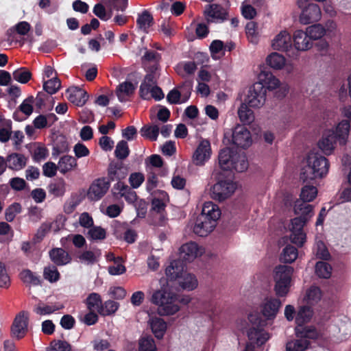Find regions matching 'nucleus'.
<instances>
[{
  "instance_id": "obj_23",
  "label": "nucleus",
  "mask_w": 351,
  "mask_h": 351,
  "mask_svg": "<svg viewBox=\"0 0 351 351\" xmlns=\"http://www.w3.org/2000/svg\"><path fill=\"white\" fill-rule=\"evenodd\" d=\"M215 226L216 224L214 223L213 221L198 216L193 227V232L197 235L205 237L211 232L215 229Z\"/></svg>"
},
{
  "instance_id": "obj_10",
  "label": "nucleus",
  "mask_w": 351,
  "mask_h": 351,
  "mask_svg": "<svg viewBox=\"0 0 351 351\" xmlns=\"http://www.w3.org/2000/svg\"><path fill=\"white\" fill-rule=\"evenodd\" d=\"M282 306L280 299L269 296L265 298L260 304V311L266 320L276 318Z\"/></svg>"
},
{
  "instance_id": "obj_35",
  "label": "nucleus",
  "mask_w": 351,
  "mask_h": 351,
  "mask_svg": "<svg viewBox=\"0 0 351 351\" xmlns=\"http://www.w3.org/2000/svg\"><path fill=\"white\" fill-rule=\"evenodd\" d=\"M178 280L179 285L185 290L192 291L198 286L197 279L192 274L184 272Z\"/></svg>"
},
{
  "instance_id": "obj_39",
  "label": "nucleus",
  "mask_w": 351,
  "mask_h": 351,
  "mask_svg": "<svg viewBox=\"0 0 351 351\" xmlns=\"http://www.w3.org/2000/svg\"><path fill=\"white\" fill-rule=\"evenodd\" d=\"M66 190V184L63 179H58L48 186L49 193L55 197H62Z\"/></svg>"
},
{
  "instance_id": "obj_26",
  "label": "nucleus",
  "mask_w": 351,
  "mask_h": 351,
  "mask_svg": "<svg viewBox=\"0 0 351 351\" xmlns=\"http://www.w3.org/2000/svg\"><path fill=\"white\" fill-rule=\"evenodd\" d=\"M199 216L213 221L217 225V221L221 216V211L217 205L212 202H206L204 204L202 213Z\"/></svg>"
},
{
  "instance_id": "obj_19",
  "label": "nucleus",
  "mask_w": 351,
  "mask_h": 351,
  "mask_svg": "<svg viewBox=\"0 0 351 351\" xmlns=\"http://www.w3.org/2000/svg\"><path fill=\"white\" fill-rule=\"evenodd\" d=\"M247 336L252 345L257 346L264 345L271 337L270 334L264 328L253 326L247 331Z\"/></svg>"
},
{
  "instance_id": "obj_30",
  "label": "nucleus",
  "mask_w": 351,
  "mask_h": 351,
  "mask_svg": "<svg viewBox=\"0 0 351 351\" xmlns=\"http://www.w3.org/2000/svg\"><path fill=\"white\" fill-rule=\"evenodd\" d=\"M135 87L130 82H124L120 84L115 90V95L120 102H124L129 99L132 95Z\"/></svg>"
},
{
  "instance_id": "obj_41",
  "label": "nucleus",
  "mask_w": 351,
  "mask_h": 351,
  "mask_svg": "<svg viewBox=\"0 0 351 351\" xmlns=\"http://www.w3.org/2000/svg\"><path fill=\"white\" fill-rule=\"evenodd\" d=\"M136 23L141 30L147 32L153 24V17L148 11L145 10L138 15Z\"/></svg>"
},
{
  "instance_id": "obj_4",
  "label": "nucleus",
  "mask_w": 351,
  "mask_h": 351,
  "mask_svg": "<svg viewBox=\"0 0 351 351\" xmlns=\"http://www.w3.org/2000/svg\"><path fill=\"white\" fill-rule=\"evenodd\" d=\"M293 269L287 265H279L274 271V291L277 296L285 297L289 291Z\"/></svg>"
},
{
  "instance_id": "obj_40",
  "label": "nucleus",
  "mask_w": 351,
  "mask_h": 351,
  "mask_svg": "<svg viewBox=\"0 0 351 351\" xmlns=\"http://www.w3.org/2000/svg\"><path fill=\"white\" fill-rule=\"evenodd\" d=\"M313 208L311 205L306 204V202H302L300 200H297L294 205V212L300 217H307L308 220L311 218L314 214Z\"/></svg>"
},
{
  "instance_id": "obj_37",
  "label": "nucleus",
  "mask_w": 351,
  "mask_h": 351,
  "mask_svg": "<svg viewBox=\"0 0 351 351\" xmlns=\"http://www.w3.org/2000/svg\"><path fill=\"white\" fill-rule=\"evenodd\" d=\"M313 315L312 308L307 306H302L298 309L295 315L297 326L304 327L303 324L308 322Z\"/></svg>"
},
{
  "instance_id": "obj_28",
  "label": "nucleus",
  "mask_w": 351,
  "mask_h": 351,
  "mask_svg": "<svg viewBox=\"0 0 351 351\" xmlns=\"http://www.w3.org/2000/svg\"><path fill=\"white\" fill-rule=\"evenodd\" d=\"M184 269L185 266L181 261L175 260L166 268L165 274L169 280H178L185 272Z\"/></svg>"
},
{
  "instance_id": "obj_21",
  "label": "nucleus",
  "mask_w": 351,
  "mask_h": 351,
  "mask_svg": "<svg viewBox=\"0 0 351 351\" xmlns=\"http://www.w3.org/2000/svg\"><path fill=\"white\" fill-rule=\"evenodd\" d=\"M258 82L261 84L265 89L273 90L280 86V81L271 71L263 70L258 75Z\"/></svg>"
},
{
  "instance_id": "obj_45",
  "label": "nucleus",
  "mask_w": 351,
  "mask_h": 351,
  "mask_svg": "<svg viewBox=\"0 0 351 351\" xmlns=\"http://www.w3.org/2000/svg\"><path fill=\"white\" fill-rule=\"evenodd\" d=\"M63 308V305H49V304H45L43 303L38 304L36 306L34 307V311L39 315H46L51 314L60 309H62Z\"/></svg>"
},
{
  "instance_id": "obj_55",
  "label": "nucleus",
  "mask_w": 351,
  "mask_h": 351,
  "mask_svg": "<svg viewBox=\"0 0 351 351\" xmlns=\"http://www.w3.org/2000/svg\"><path fill=\"white\" fill-rule=\"evenodd\" d=\"M57 222L50 223L46 222L42 223L37 230V232L35 236L36 239H38V241L42 240L51 229H53L55 232L58 231L60 229V228L58 226H56V228L54 227V225Z\"/></svg>"
},
{
  "instance_id": "obj_6",
  "label": "nucleus",
  "mask_w": 351,
  "mask_h": 351,
  "mask_svg": "<svg viewBox=\"0 0 351 351\" xmlns=\"http://www.w3.org/2000/svg\"><path fill=\"white\" fill-rule=\"evenodd\" d=\"M236 188V184L231 180H220L210 187V196L215 200L222 202L230 197Z\"/></svg>"
},
{
  "instance_id": "obj_20",
  "label": "nucleus",
  "mask_w": 351,
  "mask_h": 351,
  "mask_svg": "<svg viewBox=\"0 0 351 351\" xmlns=\"http://www.w3.org/2000/svg\"><path fill=\"white\" fill-rule=\"evenodd\" d=\"M337 139L334 130H327L318 143L319 148L324 154L330 155L335 149Z\"/></svg>"
},
{
  "instance_id": "obj_50",
  "label": "nucleus",
  "mask_w": 351,
  "mask_h": 351,
  "mask_svg": "<svg viewBox=\"0 0 351 351\" xmlns=\"http://www.w3.org/2000/svg\"><path fill=\"white\" fill-rule=\"evenodd\" d=\"M61 82L57 77H51V79L44 82L43 89L49 94H55L60 88Z\"/></svg>"
},
{
  "instance_id": "obj_1",
  "label": "nucleus",
  "mask_w": 351,
  "mask_h": 351,
  "mask_svg": "<svg viewBox=\"0 0 351 351\" xmlns=\"http://www.w3.org/2000/svg\"><path fill=\"white\" fill-rule=\"evenodd\" d=\"M151 302L158 306V313L160 315H174L180 309L178 304V296L167 290L154 291Z\"/></svg>"
},
{
  "instance_id": "obj_13",
  "label": "nucleus",
  "mask_w": 351,
  "mask_h": 351,
  "mask_svg": "<svg viewBox=\"0 0 351 351\" xmlns=\"http://www.w3.org/2000/svg\"><path fill=\"white\" fill-rule=\"evenodd\" d=\"M109 187L110 183L106 178H98L89 186L86 194L87 198L90 201H98L107 193Z\"/></svg>"
},
{
  "instance_id": "obj_24",
  "label": "nucleus",
  "mask_w": 351,
  "mask_h": 351,
  "mask_svg": "<svg viewBox=\"0 0 351 351\" xmlns=\"http://www.w3.org/2000/svg\"><path fill=\"white\" fill-rule=\"evenodd\" d=\"M160 59L159 53L155 51L146 50L142 57V64L147 71H157Z\"/></svg>"
},
{
  "instance_id": "obj_63",
  "label": "nucleus",
  "mask_w": 351,
  "mask_h": 351,
  "mask_svg": "<svg viewBox=\"0 0 351 351\" xmlns=\"http://www.w3.org/2000/svg\"><path fill=\"white\" fill-rule=\"evenodd\" d=\"M119 308V304L112 300L106 301L104 305H101V309L99 311L102 315H109L114 313Z\"/></svg>"
},
{
  "instance_id": "obj_57",
  "label": "nucleus",
  "mask_w": 351,
  "mask_h": 351,
  "mask_svg": "<svg viewBox=\"0 0 351 351\" xmlns=\"http://www.w3.org/2000/svg\"><path fill=\"white\" fill-rule=\"evenodd\" d=\"M43 276L45 279L50 282H55L60 278V273L54 265L45 267L43 271Z\"/></svg>"
},
{
  "instance_id": "obj_3",
  "label": "nucleus",
  "mask_w": 351,
  "mask_h": 351,
  "mask_svg": "<svg viewBox=\"0 0 351 351\" xmlns=\"http://www.w3.org/2000/svg\"><path fill=\"white\" fill-rule=\"evenodd\" d=\"M296 339L289 341L286 351H304L310 344L308 339L317 338L318 334L313 327H295Z\"/></svg>"
},
{
  "instance_id": "obj_58",
  "label": "nucleus",
  "mask_w": 351,
  "mask_h": 351,
  "mask_svg": "<svg viewBox=\"0 0 351 351\" xmlns=\"http://www.w3.org/2000/svg\"><path fill=\"white\" fill-rule=\"evenodd\" d=\"M106 237V230L100 226H92L88 232V238L91 240H104Z\"/></svg>"
},
{
  "instance_id": "obj_33",
  "label": "nucleus",
  "mask_w": 351,
  "mask_h": 351,
  "mask_svg": "<svg viewBox=\"0 0 351 351\" xmlns=\"http://www.w3.org/2000/svg\"><path fill=\"white\" fill-rule=\"evenodd\" d=\"M149 323L154 336L157 339H162L167 328V323L164 319L160 317H153L149 319Z\"/></svg>"
},
{
  "instance_id": "obj_36",
  "label": "nucleus",
  "mask_w": 351,
  "mask_h": 351,
  "mask_svg": "<svg viewBox=\"0 0 351 351\" xmlns=\"http://www.w3.org/2000/svg\"><path fill=\"white\" fill-rule=\"evenodd\" d=\"M350 128V124L348 121L342 120L337 124L334 132L340 144L344 145L346 143L349 135Z\"/></svg>"
},
{
  "instance_id": "obj_14",
  "label": "nucleus",
  "mask_w": 351,
  "mask_h": 351,
  "mask_svg": "<svg viewBox=\"0 0 351 351\" xmlns=\"http://www.w3.org/2000/svg\"><path fill=\"white\" fill-rule=\"evenodd\" d=\"M204 253V249L195 242H188L180 247V256L186 262H193Z\"/></svg>"
},
{
  "instance_id": "obj_17",
  "label": "nucleus",
  "mask_w": 351,
  "mask_h": 351,
  "mask_svg": "<svg viewBox=\"0 0 351 351\" xmlns=\"http://www.w3.org/2000/svg\"><path fill=\"white\" fill-rule=\"evenodd\" d=\"M114 197L116 199L123 197L129 204H134L137 201V195L129 186L123 182H118L112 189Z\"/></svg>"
},
{
  "instance_id": "obj_15",
  "label": "nucleus",
  "mask_w": 351,
  "mask_h": 351,
  "mask_svg": "<svg viewBox=\"0 0 351 351\" xmlns=\"http://www.w3.org/2000/svg\"><path fill=\"white\" fill-rule=\"evenodd\" d=\"M29 314L27 312L21 311L15 317L11 333L14 337L18 339L23 338L27 332Z\"/></svg>"
},
{
  "instance_id": "obj_43",
  "label": "nucleus",
  "mask_w": 351,
  "mask_h": 351,
  "mask_svg": "<svg viewBox=\"0 0 351 351\" xmlns=\"http://www.w3.org/2000/svg\"><path fill=\"white\" fill-rule=\"evenodd\" d=\"M317 195V189L312 185H305L301 189L300 199L302 202H312Z\"/></svg>"
},
{
  "instance_id": "obj_59",
  "label": "nucleus",
  "mask_w": 351,
  "mask_h": 351,
  "mask_svg": "<svg viewBox=\"0 0 351 351\" xmlns=\"http://www.w3.org/2000/svg\"><path fill=\"white\" fill-rule=\"evenodd\" d=\"M129 154L130 149L127 142L125 141H119L114 150L116 157L120 160H123L128 156Z\"/></svg>"
},
{
  "instance_id": "obj_64",
  "label": "nucleus",
  "mask_w": 351,
  "mask_h": 351,
  "mask_svg": "<svg viewBox=\"0 0 351 351\" xmlns=\"http://www.w3.org/2000/svg\"><path fill=\"white\" fill-rule=\"evenodd\" d=\"M50 351H71V346L66 341L55 340L51 343Z\"/></svg>"
},
{
  "instance_id": "obj_61",
  "label": "nucleus",
  "mask_w": 351,
  "mask_h": 351,
  "mask_svg": "<svg viewBox=\"0 0 351 351\" xmlns=\"http://www.w3.org/2000/svg\"><path fill=\"white\" fill-rule=\"evenodd\" d=\"M21 211V206L18 203L11 204L5 211V219L7 221H12L16 215Z\"/></svg>"
},
{
  "instance_id": "obj_42",
  "label": "nucleus",
  "mask_w": 351,
  "mask_h": 351,
  "mask_svg": "<svg viewBox=\"0 0 351 351\" xmlns=\"http://www.w3.org/2000/svg\"><path fill=\"white\" fill-rule=\"evenodd\" d=\"M245 103H243L238 109L239 119L244 124H250L254 120V112Z\"/></svg>"
},
{
  "instance_id": "obj_47",
  "label": "nucleus",
  "mask_w": 351,
  "mask_h": 351,
  "mask_svg": "<svg viewBox=\"0 0 351 351\" xmlns=\"http://www.w3.org/2000/svg\"><path fill=\"white\" fill-rule=\"evenodd\" d=\"M311 38V40H317L324 36L326 30L320 24H316L308 27L305 30Z\"/></svg>"
},
{
  "instance_id": "obj_2",
  "label": "nucleus",
  "mask_w": 351,
  "mask_h": 351,
  "mask_svg": "<svg viewBox=\"0 0 351 351\" xmlns=\"http://www.w3.org/2000/svg\"><path fill=\"white\" fill-rule=\"evenodd\" d=\"M307 162V166L302 173V178L304 180L322 178L328 172L329 162L324 156L311 155L308 158Z\"/></svg>"
},
{
  "instance_id": "obj_25",
  "label": "nucleus",
  "mask_w": 351,
  "mask_h": 351,
  "mask_svg": "<svg viewBox=\"0 0 351 351\" xmlns=\"http://www.w3.org/2000/svg\"><path fill=\"white\" fill-rule=\"evenodd\" d=\"M204 14L208 22L223 21L226 17V11L221 5L217 4H212L208 5Z\"/></svg>"
},
{
  "instance_id": "obj_48",
  "label": "nucleus",
  "mask_w": 351,
  "mask_h": 351,
  "mask_svg": "<svg viewBox=\"0 0 351 351\" xmlns=\"http://www.w3.org/2000/svg\"><path fill=\"white\" fill-rule=\"evenodd\" d=\"M20 278L26 285L29 286H37L40 285L39 277L33 274L30 270L26 269L21 272Z\"/></svg>"
},
{
  "instance_id": "obj_44",
  "label": "nucleus",
  "mask_w": 351,
  "mask_h": 351,
  "mask_svg": "<svg viewBox=\"0 0 351 351\" xmlns=\"http://www.w3.org/2000/svg\"><path fill=\"white\" fill-rule=\"evenodd\" d=\"M69 151V143L64 136H58L53 142V156H57L61 153Z\"/></svg>"
},
{
  "instance_id": "obj_5",
  "label": "nucleus",
  "mask_w": 351,
  "mask_h": 351,
  "mask_svg": "<svg viewBox=\"0 0 351 351\" xmlns=\"http://www.w3.org/2000/svg\"><path fill=\"white\" fill-rule=\"evenodd\" d=\"M224 138L230 143L241 148H247L252 145L250 132L243 125L237 124L231 130L224 133Z\"/></svg>"
},
{
  "instance_id": "obj_22",
  "label": "nucleus",
  "mask_w": 351,
  "mask_h": 351,
  "mask_svg": "<svg viewBox=\"0 0 351 351\" xmlns=\"http://www.w3.org/2000/svg\"><path fill=\"white\" fill-rule=\"evenodd\" d=\"M67 99L77 106H84L88 99V95L84 90L77 86H72L66 90Z\"/></svg>"
},
{
  "instance_id": "obj_49",
  "label": "nucleus",
  "mask_w": 351,
  "mask_h": 351,
  "mask_svg": "<svg viewBox=\"0 0 351 351\" xmlns=\"http://www.w3.org/2000/svg\"><path fill=\"white\" fill-rule=\"evenodd\" d=\"M14 80L21 84H26L32 77L31 72L25 67L19 68L12 73Z\"/></svg>"
},
{
  "instance_id": "obj_62",
  "label": "nucleus",
  "mask_w": 351,
  "mask_h": 351,
  "mask_svg": "<svg viewBox=\"0 0 351 351\" xmlns=\"http://www.w3.org/2000/svg\"><path fill=\"white\" fill-rule=\"evenodd\" d=\"M234 160V167H232V169L236 170L238 172L244 171L247 168V161L244 155L242 154H235Z\"/></svg>"
},
{
  "instance_id": "obj_32",
  "label": "nucleus",
  "mask_w": 351,
  "mask_h": 351,
  "mask_svg": "<svg viewBox=\"0 0 351 351\" xmlns=\"http://www.w3.org/2000/svg\"><path fill=\"white\" fill-rule=\"evenodd\" d=\"M191 84L189 83L188 84V89L185 93H183L182 95L181 92H180L177 88H173L170 90L167 95V100L171 104H182L186 102L191 95Z\"/></svg>"
},
{
  "instance_id": "obj_16",
  "label": "nucleus",
  "mask_w": 351,
  "mask_h": 351,
  "mask_svg": "<svg viewBox=\"0 0 351 351\" xmlns=\"http://www.w3.org/2000/svg\"><path fill=\"white\" fill-rule=\"evenodd\" d=\"M321 17L322 12L319 6L316 3H308V6L302 10L299 20L302 24L308 25L317 22Z\"/></svg>"
},
{
  "instance_id": "obj_11",
  "label": "nucleus",
  "mask_w": 351,
  "mask_h": 351,
  "mask_svg": "<svg viewBox=\"0 0 351 351\" xmlns=\"http://www.w3.org/2000/svg\"><path fill=\"white\" fill-rule=\"evenodd\" d=\"M308 221L307 217H298L291 220L290 239L292 243L302 246L306 241V234L303 231L304 224Z\"/></svg>"
},
{
  "instance_id": "obj_52",
  "label": "nucleus",
  "mask_w": 351,
  "mask_h": 351,
  "mask_svg": "<svg viewBox=\"0 0 351 351\" xmlns=\"http://www.w3.org/2000/svg\"><path fill=\"white\" fill-rule=\"evenodd\" d=\"M101 297L98 293H92L86 298L87 308L90 311L98 310L99 311L101 309Z\"/></svg>"
},
{
  "instance_id": "obj_27",
  "label": "nucleus",
  "mask_w": 351,
  "mask_h": 351,
  "mask_svg": "<svg viewBox=\"0 0 351 351\" xmlns=\"http://www.w3.org/2000/svg\"><path fill=\"white\" fill-rule=\"evenodd\" d=\"M234 153L229 148H226L220 151L218 156L219 165L221 169L224 171L232 170L234 167Z\"/></svg>"
},
{
  "instance_id": "obj_38",
  "label": "nucleus",
  "mask_w": 351,
  "mask_h": 351,
  "mask_svg": "<svg viewBox=\"0 0 351 351\" xmlns=\"http://www.w3.org/2000/svg\"><path fill=\"white\" fill-rule=\"evenodd\" d=\"M322 296L320 289L316 286H311L306 291L304 301L308 305H315L320 301Z\"/></svg>"
},
{
  "instance_id": "obj_51",
  "label": "nucleus",
  "mask_w": 351,
  "mask_h": 351,
  "mask_svg": "<svg viewBox=\"0 0 351 351\" xmlns=\"http://www.w3.org/2000/svg\"><path fill=\"white\" fill-rule=\"evenodd\" d=\"M160 128L158 125H145L141 130V134L143 136L150 139L151 141H156Z\"/></svg>"
},
{
  "instance_id": "obj_12",
  "label": "nucleus",
  "mask_w": 351,
  "mask_h": 351,
  "mask_svg": "<svg viewBox=\"0 0 351 351\" xmlns=\"http://www.w3.org/2000/svg\"><path fill=\"white\" fill-rule=\"evenodd\" d=\"M292 36L286 29L280 31L271 41V48L277 51H289L292 49Z\"/></svg>"
},
{
  "instance_id": "obj_53",
  "label": "nucleus",
  "mask_w": 351,
  "mask_h": 351,
  "mask_svg": "<svg viewBox=\"0 0 351 351\" xmlns=\"http://www.w3.org/2000/svg\"><path fill=\"white\" fill-rule=\"evenodd\" d=\"M332 267L330 265L323 261L317 263L315 273L319 278H328L331 275Z\"/></svg>"
},
{
  "instance_id": "obj_60",
  "label": "nucleus",
  "mask_w": 351,
  "mask_h": 351,
  "mask_svg": "<svg viewBox=\"0 0 351 351\" xmlns=\"http://www.w3.org/2000/svg\"><path fill=\"white\" fill-rule=\"evenodd\" d=\"M156 346L152 337H144L140 339V351H156Z\"/></svg>"
},
{
  "instance_id": "obj_8",
  "label": "nucleus",
  "mask_w": 351,
  "mask_h": 351,
  "mask_svg": "<svg viewBox=\"0 0 351 351\" xmlns=\"http://www.w3.org/2000/svg\"><path fill=\"white\" fill-rule=\"evenodd\" d=\"M212 149L208 139L201 138L195 149L192 161L196 166H204L211 158Z\"/></svg>"
},
{
  "instance_id": "obj_29",
  "label": "nucleus",
  "mask_w": 351,
  "mask_h": 351,
  "mask_svg": "<svg viewBox=\"0 0 351 351\" xmlns=\"http://www.w3.org/2000/svg\"><path fill=\"white\" fill-rule=\"evenodd\" d=\"M49 256L51 261L59 266L66 265L71 261V256L62 248L52 249L49 252Z\"/></svg>"
},
{
  "instance_id": "obj_9",
  "label": "nucleus",
  "mask_w": 351,
  "mask_h": 351,
  "mask_svg": "<svg viewBox=\"0 0 351 351\" xmlns=\"http://www.w3.org/2000/svg\"><path fill=\"white\" fill-rule=\"evenodd\" d=\"M265 61L271 69L275 70L284 69L287 74L292 73L295 69V65L291 61H287L283 55L276 51L269 54Z\"/></svg>"
},
{
  "instance_id": "obj_46",
  "label": "nucleus",
  "mask_w": 351,
  "mask_h": 351,
  "mask_svg": "<svg viewBox=\"0 0 351 351\" xmlns=\"http://www.w3.org/2000/svg\"><path fill=\"white\" fill-rule=\"evenodd\" d=\"M100 256L101 252L99 250L95 251L86 250L79 256V259L82 263L92 265L97 261Z\"/></svg>"
},
{
  "instance_id": "obj_34",
  "label": "nucleus",
  "mask_w": 351,
  "mask_h": 351,
  "mask_svg": "<svg viewBox=\"0 0 351 351\" xmlns=\"http://www.w3.org/2000/svg\"><path fill=\"white\" fill-rule=\"evenodd\" d=\"M6 162L10 169L20 170L26 165L27 158L21 154L14 153L7 157Z\"/></svg>"
},
{
  "instance_id": "obj_56",
  "label": "nucleus",
  "mask_w": 351,
  "mask_h": 351,
  "mask_svg": "<svg viewBox=\"0 0 351 351\" xmlns=\"http://www.w3.org/2000/svg\"><path fill=\"white\" fill-rule=\"evenodd\" d=\"M257 25L253 21H250L245 27L246 35L250 43L256 44L258 41V36L257 32Z\"/></svg>"
},
{
  "instance_id": "obj_18",
  "label": "nucleus",
  "mask_w": 351,
  "mask_h": 351,
  "mask_svg": "<svg viewBox=\"0 0 351 351\" xmlns=\"http://www.w3.org/2000/svg\"><path fill=\"white\" fill-rule=\"evenodd\" d=\"M298 51H306L313 46V41L308 36L306 31L295 30L292 36V47Z\"/></svg>"
},
{
  "instance_id": "obj_31",
  "label": "nucleus",
  "mask_w": 351,
  "mask_h": 351,
  "mask_svg": "<svg viewBox=\"0 0 351 351\" xmlns=\"http://www.w3.org/2000/svg\"><path fill=\"white\" fill-rule=\"evenodd\" d=\"M58 167L62 174L73 171L77 167V159L72 156L64 155L60 158Z\"/></svg>"
},
{
  "instance_id": "obj_7",
  "label": "nucleus",
  "mask_w": 351,
  "mask_h": 351,
  "mask_svg": "<svg viewBox=\"0 0 351 351\" xmlns=\"http://www.w3.org/2000/svg\"><path fill=\"white\" fill-rule=\"evenodd\" d=\"M267 91L261 84H254L248 89L245 103L253 108H260L266 101Z\"/></svg>"
},
{
  "instance_id": "obj_54",
  "label": "nucleus",
  "mask_w": 351,
  "mask_h": 351,
  "mask_svg": "<svg viewBox=\"0 0 351 351\" xmlns=\"http://www.w3.org/2000/svg\"><path fill=\"white\" fill-rule=\"evenodd\" d=\"M298 257L297 249L291 245H287L283 249L281 259L285 263H292Z\"/></svg>"
}]
</instances>
